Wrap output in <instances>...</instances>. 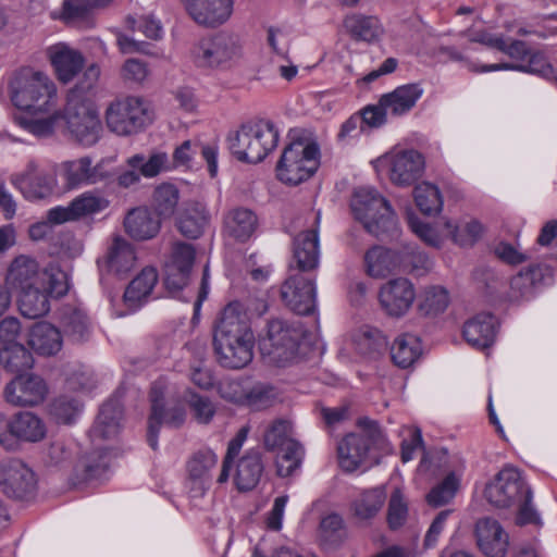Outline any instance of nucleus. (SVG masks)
<instances>
[{
	"mask_svg": "<svg viewBox=\"0 0 557 557\" xmlns=\"http://www.w3.org/2000/svg\"><path fill=\"white\" fill-rule=\"evenodd\" d=\"M212 345L223 368L238 370L251 362L255 335L239 302H230L221 312L213 326Z\"/></svg>",
	"mask_w": 557,
	"mask_h": 557,
	"instance_id": "obj_1",
	"label": "nucleus"
},
{
	"mask_svg": "<svg viewBox=\"0 0 557 557\" xmlns=\"http://www.w3.org/2000/svg\"><path fill=\"white\" fill-rule=\"evenodd\" d=\"M486 500L497 508L517 506L516 523L518 525H541V517L532 504V491L527 485L520 471L513 467H505L486 484Z\"/></svg>",
	"mask_w": 557,
	"mask_h": 557,
	"instance_id": "obj_2",
	"label": "nucleus"
},
{
	"mask_svg": "<svg viewBox=\"0 0 557 557\" xmlns=\"http://www.w3.org/2000/svg\"><path fill=\"white\" fill-rule=\"evenodd\" d=\"M290 143L285 147L277 164V178L296 186L309 180L320 165V147L305 131H292Z\"/></svg>",
	"mask_w": 557,
	"mask_h": 557,
	"instance_id": "obj_3",
	"label": "nucleus"
},
{
	"mask_svg": "<svg viewBox=\"0 0 557 557\" xmlns=\"http://www.w3.org/2000/svg\"><path fill=\"white\" fill-rule=\"evenodd\" d=\"M357 220L380 240L398 236L397 221L389 202L372 187L358 188L351 200Z\"/></svg>",
	"mask_w": 557,
	"mask_h": 557,
	"instance_id": "obj_4",
	"label": "nucleus"
},
{
	"mask_svg": "<svg viewBox=\"0 0 557 557\" xmlns=\"http://www.w3.org/2000/svg\"><path fill=\"white\" fill-rule=\"evenodd\" d=\"M278 131L270 120L243 124L228 136V149L244 163H259L277 146Z\"/></svg>",
	"mask_w": 557,
	"mask_h": 557,
	"instance_id": "obj_5",
	"label": "nucleus"
},
{
	"mask_svg": "<svg viewBox=\"0 0 557 557\" xmlns=\"http://www.w3.org/2000/svg\"><path fill=\"white\" fill-rule=\"evenodd\" d=\"M13 104L34 114L48 112L55 104L57 89L47 75L22 69L10 83Z\"/></svg>",
	"mask_w": 557,
	"mask_h": 557,
	"instance_id": "obj_6",
	"label": "nucleus"
},
{
	"mask_svg": "<svg viewBox=\"0 0 557 557\" xmlns=\"http://www.w3.org/2000/svg\"><path fill=\"white\" fill-rule=\"evenodd\" d=\"M357 426L361 433L348 434L337 447L339 467L346 472H354L366 465L371 450L382 449L385 445L377 421L362 417L357 420Z\"/></svg>",
	"mask_w": 557,
	"mask_h": 557,
	"instance_id": "obj_7",
	"label": "nucleus"
},
{
	"mask_svg": "<svg viewBox=\"0 0 557 557\" xmlns=\"http://www.w3.org/2000/svg\"><path fill=\"white\" fill-rule=\"evenodd\" d=\"M304 330L298 322L283 319L270 320L267 324V335L260 341V351L269 362L285 367L298 358L299 345Z\"/></svg>",
	"mask_w": 557,
	"mask_h": 557,
	"instance_id": "obj_8",
	"label": "nucleus"
},
{
	"mask_svg": "<svg viewBox=\"0 0 557 557\" xmlns=\"http://www.w3.org/2000/svg\"><path fill=\"white\" fill-rule=\"evenodd\" d=\"M60 112L61 123L65 124L76 141L84 146H92L99 140L101 122L96 106L89 97L70 91L65 107Z\"/></svg>",
	"mask_w": 557,
	"mask_h": 557,
	"instance_id": "obj_9",
	"label": "nucleus"
},
{
	"mask_svg": "<svg viewBox=\"0 0 557 557\" xmlns=\"http://www.w3.org/2000/svg\"><path fill=\"white\" fill-rule=\"evenodd\" d=\"M166 384L156 381L149 393L150 414L148 419L147 442L156 450L161 425L180 429L186 420V410L181 403L169 405L165 400Z\"/></svg>",
	"mask_w": 557,
	"mask_h": 557,
	"instance_id": "obj_10",
	"label": "nucleus"
},
{
	"mask_svg": "<svg viewBox=\"0 0 557 557\" xmlns=\"http://www.w3.org/2000/svg\"><path fill=\"white\" fill-rule=\"evenodd\" d=\"M46 436L44 421L30 411L8 417L0 411V445L7 450L17 448L20 442L37 443Z\"/></svg>",
	"mask_w": 557,
	"mask_h": 557,
	"instance_id": "obj_11",
	"label": "nucleus"
},
{
	"mask_svg": "<svg viewBox=\"0 0 557 557\" xmlns=\"http://www.w3.org/2000/svg\"><path fill=\"white\" fill-rule=\"evenodd\" d=\"M104 117L108 128L120 136L136 134L150 122L147 108L136 97L113 100L108 106Z\"/></svg>",
	"mask_w": 557,
	"mask_h": 557,
	"instance_id": "obj_12",
	"label": "nucleus"
},
{
	"mask_svg": "<svg viewBox=\"0 0 557 557\" xmlns=\"http://www.w3.org/2000/svg\"><path fill=\"white\" fill-rule=\"evenodd\" d=\"M0 488L15 500H30L37 491V479L33 469L20 458L0 460Z\"/></svg>",
	"mask_w": 557,
	"mask_h": 557,
	"instance_id": "obj_13",
	"label": "nucleus"
},
{
	"mask_svg": "<svg viewBox=\"0 0 557 557\" xmlns=\"http://www.w3.org/2000/svg\"><path fill=\"white\" fill-rule=\"evenodd\" d=\"M281 299L292 311L309 315L317 308L315 274L292 273L281 286Z\"/></svg>",
	"mask_w": 557,
	"mask_h": 557,
	"instance_id": "obj_14",
	"label": "nucleus"
},
{
	"mask_svg": "<svg viewBox=\"0 0 557 557\" xmlns=\"http://www.w3.org/2000/svg\"><path fill=\"white\" fill-rule=\"evenodd\" d=\"M238 54L236 40L225 33L201 39L191 50L194 63L199 67L223 66Z\"/></svg>",
	"mask_w": 557,
	"mask_h": 557,
	"instance_id": "obj_15",
	"label": "nucleus"
},
{
	"mask_svg": "<svg viewBox=\"0 0 557 557\" xmlns=\"http://www.w3.org/2000/svg\"><path fill=\"white\" fill-rule=\"evenodd\" d=\"M48 385L37 374H17L10 381L3 391L7 403L16 407H34L46 399Z\"/></svg>",
	"mask_w": 557,
	"mask_h": 557,
	"instance_id": "obj_16",
	"label": "nucleus"
},
{
	"mask_svg": "<svg viewBox=\"0 0 557 557\" xmlns=\"http://www.w3.org/2000/svg\"><path fill=\"white\" fill-rule=\"evenodd\" d=\"M553 282V269L547 264H532L510 280L507 294L509 301L522 302L532 299L545 285Z\"/></svg>",
	"mask_w": 557,
	"mask_h": 557,
	"instance_id": "obj_17",
	"label": "nucleus"
},
{
	"mask_svg": "<svg viewBox=\"0 0 557 557\" xmlns=\"http://www.w3.org/2000/svg\"><path fill=\"white\" fill-rule=\"evenodd\" d=\"M320 245L318 228L298 233L293 240L290 270L298 273L314 274L319 267Z\"/></svg>",
	"mask_w": 557,
	"mask_h": 557,
	"instance_id": "obj_18",
	"label": "nucleus"
},
{
	"mask_svg": "<svg viewBox=\"0 0 557 557\" xmlns=\"http://www.w3.org/2000/svg\"><path fill=\"white\" fill-rule=\"evenodd\" d=\"M11 183L28 200L44 199L52 194L54 180L40 170L35 161H29L22 173L14 174Z\"/></svg>",
	"mask_w": 557,
	"mask_h": 557,
	"instance_id": "obj_19",
	"label": "nucleus"
},
{
	"mask_svg": "<svg viewBox=\"0 0 557 557\" xmlns=\"http://www.w3.org/2000/svg\"><path fill=\"white\" fill-rule=\"evenodd\" d=\"M46 280L45 269H40L38 262L27 256L16 257L5 277L7 286L18 293L28 288H44Z\"/></svg>",
	"mask_w": 557,
	"mask_h": 557,
	"instance_id": "obj_20",
	"label": "nucleus"
},
{
	"mask_svg": "<svg viewBox=\"0 0 557 557\" xmlns=\"http://www.w3.org/2000/svg\"><path fill=\"white\" fill-rule=\"evenodd\" d=\"M380 302L387 314L400 317L411 307L416 293L413 285L407 278L399 277L388 281L380 289Z\"/></svg>",
	"mask_w": 557,
	"mask_h": 557,
	"instance_id": "obj_21",
	"label": "nucleus"
},
{
	"mask_svg": "<svg viewBox=\"0 0 557 557\" xmlns=\"http://www.w3.org/2000/svg\"><path fill=\"white\" fill-rule=\"evenodd\" d=\"M189 16L199 25L216 27L228 20L233 0H183Z\"/></svg>",
	"mask_w": 557,
	"mask_h": 557,
	"instance_id": "obj_22",
	"label": "nucleus"
},
{
	"mask_svg": "<svg viewBox=\"0 0 557 557\" xmlns=\"http://www.w3.org/2000/svg\"><path fill=\"white\" fill-rule=\"evenodd\" d=\"M424 166V158L419 151H399L392 158L389 178L398 186H409L422 176Z\"/></svg>",
	"mask_w": 557,
	"mask_h": 557,
	"instance_id": "obj_23",
	"label": "nucleus"
},
{
	"mask_svg": "<svg viewBox=\"0 0 557 557\" xmlns=\"http://www.w3.org/2000/svg\"><path fill=\"white\" fill-rule=\"evenodd\" d=\"M476 543L486 557H505L508 535L499 522L492 518H482L475 524Z\"/></svg>",
	"mask_w": 557,
	"mask_h": 557,
	"instance_id": "obj_24",
	"label": "nucleus"
},
{
	"mask_svg": "<svg viewBox=\"0 0 557 557\" xmlns=\"http://www.w3.org/2000/svg\"><path fill=\"white\" fill-rule=\"evenodd\" d=\"M210 219V213L203 202L187 201L178 212L176 227L184 237L197 239L203 234Z\"/></svg>",
	"mask_w": 557,
	"mask_h": 557,
	"instance_id": "obj_25",
	"label": "nucleus"
},
{
	"mask_svg": "<svg viewBox=\"0 0 557 557\" xmlns=\"http://www.w3.org/2000/svg\"><path fill=\"white\" fill-rule=\"evenodd\" d=\"M161 219L147 207L129 210L124 219L125 232L136 240L151 239L160 232Z\"/></svg>",
	"mask_w": 557,
	"mask_h": 557,
	"instance_id": "obj_26",
	"label": "nucleus"
},
{
	"mask_svg": "<svg viewBox=\"0 0 557 557\" xmlns=\"http://www.w3.org/2000/svg\"><path fill=\"white\" fill-rule=\"evenodd\" d=\"M496 318L490 313H481L468 320L463 325V337L476 349L490 348L496 336Z\"/></svg>",
	"mask_w": 557,
	"mask_h": 557,
	"instance_id": "obj_27",
	"label": "nucleus"
},
{
	"mask_svg": "<svg viewBox=\"0 0 557 557\" xmlns=\"http://www.w3.org/2000/svg\"><path fill=\"white\" fill-rule=\"evenodd\" d=\"M258 218L250 209L235 208L230 210L223 219L224 234L236 242L245 243L256 232Z\"/></svg>",
	"mask_w": 557,
	"mask_h": 557,
	"instance_id": "obj_28",
	"label": "nucleus"
},
{
	"mask_svg": "<svg viewBox=\"0 0 557 557\" xmlns=\"http://www.w3.org/2000/svg\"><path fill=\"white\" fill-rule=\"evenodd\" d=\"M27 344L38 355L54 356L61 350L63 341L55 326L41 321L30 327Z\"/></svg>",
	"mask_w": 557,
	"mask_h": 557,
	"instance_id": "obj_29",
	"label": "nucleus"
},
{
	"mask_svg": "<svg viewBox=\"0 0 557 557\" xmlns=\"http://www.w3.org/2000/svg\"><path fill=\"white\" fill-rule=\"evenodd\" d=\"M123 418V406L116 398L108 400L102 405L100 412L94 423L90 434L95 438L110 440L115 437L121 430Z\"/></svg>",
	"mask_w": 557,
	"mask_h": 557,
	"instance_id": "obj_30",
	"label": "nucleus"
},
{
	"mask_svg": "<svg viewBox=\"0 0 557 557\" xmlns=\"http://www.w3.org/2000/svg\"><path fill=\"white\" fill-rule=\"evenodd\" d=\"M263 469L260 450H248L237 462L234 478L237 488L242 492L255 488L261 479Z\"/></svg>",
	"mask_w": 557,
	"mask_h": 557,
	"instance_id": "obj_31",
	"label": "nucleus"
},
{
	"mask_svg": "<svg viewBox=\"0 0 557 557\" xmlns=\"http://www.w3.org/2000/svg\"><path fill=\"white\" fill-rule=\"evenodd\" d=\"M423 89L419 84H407L397 87L381 97V104L393 114L403 115L409 112L421 98Z\"/></svg>",
	"mask_w": 557,
	"mask_h": 557,
	"instance_id": "obj_32",
	"label": "nucleus"
},
{
	"mask_svg": "<svg viewBox=\"0 0 557 557\" xmlns=\"http://www.w3.org/2000/svg\"><path fill=\"white\" fill-rule=\"evenodd\" d=\"M50 60L63 83H67L82 70L84 59L81 53L64 46H55L50 49Z\"/></svg>",
	"mask_w": 557,
	"mask_h": 557,
	"instance_id": "obj_33",
	"label": "nucleus"
},
{
	"mask_svg": "<svg viewBox=\"0 0 557 557\" xmlns=\"http://www.w3.org/2000/svg\"><path fill=\"white\" fill-rule=\"evenodd\" d=\"M367 271L372 277H385L398 270V250L373 247L366 256Z\"/></svg>",
	"mask_w": 557,
	"mask_h": 557,
	"instance_id": "obj_34",
	"label": "nucleus"
},
{
	"mask_svg": "<svg viewBox=\"0 0 557 557\" xmlns=\"http://www.w3.org/2000/svg\"><path fill=\"white\" fill-rule=\"evenodd\" d=\"M109 468L104 454L92 451L82 457L74 469V483H89L102 479Z\"/></svg>",
	"mask_w": 557,
	"mask_h": 557,
	"instance_id": "obj_35",
	"label": "nucleus"
},
{
	"mask_svg": "<svg viewBox=\"0 0 557 557\" xmlns=\"http://www.w3.org/2000/svg\"><path fill=\"white\" fill-rule=\"evenodd\" d=\"M158 282L157 270L146 267L141 272L133 278L124 293V301L131 308H137L141 305L151 293Z\"/></svg>",
	"mask_w": 557,
	"mask_h": 557,
	"instance_id": "obj_36",
	"label": "nucleus"
},
{
	"mask_svg": "<svg viewBox=\"0 0 557 557\" xmlns=\"http://www.w3.org/2000/svg\"><path fill=\"white\" fill-rule=\"evenodd\" d=\"M344 28L356 40L372 42L382 35L383 28L375 16L351 14L345 17Z\"/></svg>",
	"mask_w": 557,
	"mask_h": 557,
	"instance_id": "obj_37",
	"label": "nucleus"
},
{
	"mask_svg": "<svg viewBox=\"0 0 557 557\" xmlns=\"http://www.w3.org/2000/svg\"><path fill=\"white\" fill-rule=\"evenodd\" d=\"M18 308L22 315L28 319H37L47 314L50 310L49 295L44 288H28L18 292Z\"/></svg>",
	"mask_w": 557,
	"mask_h": 557,
	"instance_id": "obj_38",
	"label": "nucleus"
},
{
	"mask_svg": "<svg viewBox=\"0 0 557 557\" xmlns=\"http://www.w3.org/2000/svg\"><path fill=\"white\" fill-rule=\"evenodd\" d=\"M498 70H515L527 73L536 74L543 77H548L553 74V67L546 60L545 55L541 52H531L527 59V63L521 64H491L484 65L480 70L476 67H471L473 72H490V71H498Z\"/></svg>",
	"mask_w": 557,
	"mask_h": 557,
	"instance_id": "obj_39",
	"label": "nucleus"
},
{
	"mask_svg": "<svg viewBox=\"0 0 557 557\" xmlns=\"http://www.w3.org/2000/svg\"><path fill=\"white\" fill-rule=\"evenodd\" d=\"M358 354L375 358L387 349V339L377 329L364 326L352 338Z\"/></svg>",
	"mask_w": 557,
	"mask_h": 557,
	"instance_id": "obj_40",
	"label": "nucleus"
},
{
	"mask_svg": "<svg viewBox=\"0 0 557 557\" xmlns=\"http://www.w3.org/2000/svg\"><path fill=\"white\" fill-rule=\"evenodd\" d=\"M421 354V344L414 335L403 334L395 338L391 347V357L400 368L410 367Z\"/></svg>",
	"mask_w": 557,
	"mask_h": 557,
	"instance_id": "obj_41",
	"label": "nucleus"
},
{
	"mask_svg": "<svg viewBox=\"0 0 557 557\" xmlns=\"http://www.w3.org/2000/svg\"><path fill=\"white\" fill-rule=\"evenodd\" d=\"M398 263L399 271L408 272L417 276L424 275L432 268V262L429 257L412 244H406L398 249Z\"/></svg>",
	"mask_w": 557,
	"mask_h": 557,
	"instance_id": "obj_42",
	"label": "nucleus"
},
{
	"mask_svg": "<svg viewBox=\"0 0 557 557\" xmlns=\"http://www.w3.org/2000/svg\"><path fill=\"white\" fill-rule=\"evenodd\" d=\"M180 200V191L173 184L159 185L152 195V208L154 214L161 220L173 216Z\"/></svg>",
	"mask_w": 557,
	"mask_h": 557,
	"instance_id": "obj_43",
	"label": "nucleus"
},
{
	"mask_svg": "<svg viewBox=\"0 0 557 557\" xmlns=\"http://www.w3.org/2000/svg\"><path fill=\"white\" fill-rule=\"evenodd\" d=\"M136 257L129 244L115 239L108 252V269L117 276L126 274L135 263Z\"/></svg>",
	"mask_w": 557,
	"mask_h": 557,
	"instance_id": "obj_44",
	"label": "nucleus"
},
{
	"mask_svg": "<svg viewBox=\"0 0 557 557\" xmlns=\"http://www.w3.org/2000/svg\"><path fill=\"white\" fill-rule=\"evenodd\" d=\"M276 449H278L276 457L277 474L284 478L292 475L301 465L304 458L302 446L294 441Z\"/></svg>",
	"mask_w": 557,
	"mask_h": 557,
	"instance_id": "obj_45",
	"label": "nucleus"
},
{
	"mask_svg": "<svg viewBox=\"0 0 557 557\" xmlns=\"http://www.w3.org/2000/svg\"><path fill=\"white\" fill-rule=\"evenodd\" d=\"M63 330L73 342L83 343L90 336L89 319L82 310L71 309L63 315Z\"/></svg>",
	"mask_w": 557,
	"mask_h": 557,
	"instance_id": "obj_46",
	"label": "nucleus"
},
{
	"mask_svg": "<svg viewBox=\"0 0 557 557\" xmlns=\"http://www.w3.org/2000/svg\"><path fill=\"white\" fill-rule=\"evenodd\" d=\"M320 541L327 548L339 546L346 539L343 518L337 513H330L320 522Z\"/></svg>",
	"mask_w": 557,
	"mask_h": 557,
	"instance_id": "obj_47",
	"label": "nucleus"
},
{
	"mask_svg": "<svg viewBox=\"0 0 557 557\" xmlns=\"http://www.w3.org/2000/svg\"><path fill=\"white\" fill-rule=\"evenodd\" d=\"M127 164L133 169H138L145 177H153L162 171L172 169L165 152H154L148 159L144 154H135L127 159Z\"/></svg>",
	"mask_w": 557,
	"mask_h": 557,
	"instance_id": "obj_48",
	"label": "nucleus"
},
{
	"mask_svg": "<svg viewBox=\"0 0 557 557\" xmlns=\"http://www.w3.org/2000/svg\"><path fill=\"white\" fill-rule=\"evenodd\" d=\"M413 197L419 210L426 215L436 214L443 208V199L438 188L430 183H422L414 187Z\"/></svg>",
	"mask_w": 557,
	"mask_h": 557,
	"instance_id": "obj_49",
	"label": "nucleus"
},
{
	"mask_svg": "<svg viewBox=\"0 0 557 557\" xmlns=\"http://www.w3.org/2000/svg\"><path fill=\"white\" fill-rule=\"evenodd\" d=\"M385 499L386 494L382 487L364 491L354 502V512L360 519H371L381 510Z\"/></svg>",
	"mask_w": 557,
	"mask_h": 557,
	"instance_id": "obj_50",
	"label": "nucleus"
},
{
	"mask_svg": "<svg viewBox=\"0 0 557 557\" xmlns=\"http://www.w3.org/2000/svg\"><path fill=\"white\" fill-rule=\"evenodd\" d=\"M449 304L448 292L441 286H430L420 296L418 309L423 315H437L445 311Z\"/></svg>",
	"mask_w": 557,
	"mask_h": 557,
	"instance_id": "obj_51",
	"label": "nucleus"
},
{
	"mask_svg": "<svg viewBox=\"0 0 557 557\" xmlns=\"http://www.w3.org/2000/svg\"><path fill=\"white\" fill-rule=\"evenodd\" d=\"M112 0H64L61 18L65 23H76L86 20L96 8H102Z\"/></svg>",
	"mask_w": 557,
	"mask_h": 557,
	"instance_id": "obj_52",
	"label": "nucleus"
},
{
	"mask_svg": "<svg viewBox=\"0 0 557 557\" xmlns=\"http://www.w3.org/2000/svg\"><path fill=\"white\" fill-rule=\"evenodd\" d=\"M444 228L446 235L459 246H472L483 232V226L476 220H471L460 225H453L449 221L445 222Z\"/></svg>",
	"mask_w": 557,
	"mask_h": 557,
	"instance_id": "obj_53",
	"label": "nucleus"
},
{
	"mask_svg": "<svg viewBox=\"0 0 557 557\" xmlns=\"http://www.w3.org/2000/svg\"><path fill=\"white\" fill-rule=\"evenodd\" d=\"M293 425L286 419L274 420L265 430L263 435L264 446L268 450H275L282 445L294 442Z\"/></svg>",
	"mask_w": 557,
	"mask_h": 557,
	"instance_id": "obj_54",
	"label": "nucleus"
},
{
	"mask_svg": "<svg viewBox=\"0 0 557 557\" xmlns=\"http://www.w3.org/2000/svg\"><path fill=\"white\" fill-rule=\"evenodd\" d=\"M5 358L4 369L9 372L23 374L22 372L27 371L34 366L33 355L18 343H13L10 346H5Z\"/></svg>",
	"mask_w": 557,
	"mask_h": 557,
	"instance_id": "obj_55",
	"label": "nucleus"
},
{
	"mask_svg": "<svg viewBox=\"0 0 557 557\" xmlns=\"http://www.w3.org/2000/svg\"><path fill=\"white\" fill-rule=\"evenodd\" d=\"M277 389L268 384H257L246 393L245 404L253 410H263L278 401Z\"/></svg>",
	"mask_w": 557,
	"mask_h": 557,
	"instance_id": "obj_56",
	"label": "nucleus"
},
{
	"mask_svg": "<svg viewBox=\"0 0 557 557\" xmlns=\"http://www.w3.org/2000/svg\"><path fill=\"white\" fill-rule=\"evenodd\" d=\"M458 487L459 480L454 472H450L429 492L426 500L433 507L446 505L455 497Z\"/></svg>",
	"mask_w": 557,
	"mask_h": 557,
	"instance_id": "obj_57",
	"label": "nucleus"
},
{
	"mask_svg": "<svg viewBox=\"0 0 557 557\" xmlns=\"http://www.w3.org/2000/svg\"><path fill=\"white\" fill-rule=\"evenodd\" d=\"M216 455L212 450H200L196 453L187 463L188 479L210 480V471L215 467Z\"/></svg>",
	"mask_w": 557,
	"mask_h": 557,
	"instance_id": "obj_58",
	"label": "nucleus"
},
{
	"mask_svg": "<svg viewBox=\"0 0 557 557\" xmlns=\"http://www.w3.org/2000/svg\"><path fill=\"white\" fill-rule=\"evenodd\" d=\"M186 403L198 423L208 424L213 419L215 407L209 397L189 391L186 394Z\"/></svg>",
	"mask_w": 557,
	"mask_h": 557,
	"instance_id": "obj_59",
	"label": "nucleus"
},
{
	"mask_svg": "<svg viewBox=\"0 0 557 557\" xmlns=\"http://www.w3.org/2000/svg\"><path fill=\"white\" fill-rule=\"evenodd\" d=\"M90 164L91 159L88 157H83L77 160L65 162L63 164V169L66 185L71 188H74L82 184H87V174Z\"/></svg>",
	"mask_w": 557,
	"mask_h": 557,
	"instance_id": "obj_60",
	"label": "nucleus"
},
{
	"mask_svg": "<svg viewBox=\"0 0 557 557\" xmlns=\"http://www.w3.org/2000/svg\"><path fill=\"white\" fill-rule=\"evenodd\" d=\"M72 203L77 219L100 212L109 206V201L106 198L90 193L76 197Z\"/></svg>",
	"mask_w": 557,
	"mask_h": 557,
	"instance_id": "obj_61",
	"label": "nucleus"
},
{
	"mask_svg": "<svg viewBox=\"0 0 557 557\" xmlns=\"http://www.w3.org/2000/svg\"><path fill=\"white\" fill-rule=\"evenodd\" d=\"M82 404L70 396H60L52 403L51 410L55 418L62 423H72L81 411Z\"/></svg>",
	"mask_w": 557,
	"mask_h": 557,
	"instance_id": "obj_62",
	"label": "nucleus"
},
{
	"mask_svg": "<svg viewBox=\"0 0 557 557\" xmlns=\"http://www.w3.org/2000/svg\"><path fill=\"white\" fill-rule=\"evenodd\" d=\"M407 221L410 230L426 245L432 247H440L442 238L437 232L429 224L423 223L410 210H407Z\"/></svg>",
	"mask_w": 557,
	"mask_h": 557,
	"instance_id": "obj_63",
	"label": "nucleus"
},
{
	"mask_svg": "<svg viewBox=\"0 0 557 557\" xmlns=\"http://www.w3.org/2000/svg\"><path fill=\"white\" fill-rule=\"evenodd\" d=\"M195 261V249L193 245L176 242L172 248V261L168 267H175L191 272Z\"/></svg>",
	"mask_w": 557,
	"mask_h": 557,
	"instance_id": "obj_64",
	"label": "nucleus"
}]
</instances>
